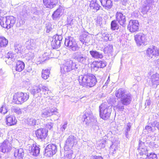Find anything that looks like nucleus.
<instances>
[{
    "label": "nucleus",
    "instance_id": "obj_1",
    "mask_svg": "<svg viewBox=\"0 0 159 159\" xmlns=\"http://www.w3.org/2000/svg\"><path fill=\"white\" fill-rule=\"evenodd\" d=\"M79 81L80 85L84 87H92L95 85L97 80L93 75L87 74L80 76Z\"/></svg>",
    "mask_w": 159,
    "mask_h": 159
},
{
    "label": "nucleus",
    "instance_id": "obj_2",
    "mask_svg": "<svg viewBox=\"0 0 159 159\" xmlns=\"http://www.w3.org/2000/svg\"><path fill=\"white\" fill-rule=\"evenodd\" d=\"M88 56V51H85L84 52H78L73 54L72 58L78 63L83 64L87 63L89 59Z\"/></svg>",
    "mask_w": 159,
    "mask_h": 159
},
{
    "label": "nucleus",
    "instance_id": "obj_3",
    "mask_svg": "<svg viewBox=\"0 0 159 159\" xmlns=\"http://www.w3.org/2000/svg\"><path fill=\"white\" fill-rule=\"evenodd\" d=\"M78 66L76 63L73 62L71 60H69L61 66V72L63 74H66L73 70L76 71Z\"/></svg>",
    "mask_w": 159,
    "mask_h": 159
},
{
    "label": "nucleus",
    "instance_id": "obj_4",
    "mask_svg": "<svg viewBox=\"0 0 159 159\" xmlns=\"http://www.w3.org/2000/svg\"><path fill=\"white\" fill-rule=\"evenodd\" d=\"M112 108L111 105L108 106L105 103L102 104L99 106L100 117L104 120L108 119L110 116Z\"/></svg>",
    "mask_w": 159,
    "mask_h": 159
},
{
    "label": "nucleus",
    "instance_id": "obj_5",
    "mask_svg": "<svg viewBox=\"0 0 159 159\" xmlns=\"http://www.w3.org/2000/svg\"><path fill=\"white\" fill-rule=\"evenodd\" d=\"M29 97V93L18 92L14 94L13 102L17 104H21L26 101Z\"/></svg>",
    "mask_w": 159,
    "mask_h": 159
},
{
    "label": "nucleus",
    "instance_id": "obj_6",
    "mask_svg": "<svg viewBox=\"0 0 159 159\" xmlns=\"http://www.w3.org/2000/svg\"><path fill=\"white\" fill-rule=\"evenodd\" d=\"M65 44L66 46L69 47V49L73 51H77L79 48L75 40L71 37L66 38Z\"/></svg>",
    "mask_w": 159,
    "mask_h": 159
},
{
    "label": "nucleus",
    "instance_id": "obj_7",
    "mask_svg": "<svg viewBox=\"0 0 159 159\" xmlns=\"http://www.w3.org/2000/svg\"><path fill=\"white\" fill-rule=\"evenodd\" d=\"M57 152V146L55 144L51 143L46 147L44 154L45 156L51 157L55 154Z\"/></svg>",
    "mask_w": 159,
    "mask_h": 159
},
{
    "label": "nucleus",
    "instance_id": "obj_8",
    "mask_svg": "<svg viewBox=\"0 0 159 159\" xmlns=\"http://www.w3.org/2000/svg\"><path fill=\"white\" fill-rule=\"evenodd\" d=\"M134 39L138 46H140L142 45H145L147 43L146 37L143 33H138L135 35Z\"/></svg>",
    "mask_w": 159,
    "mask_h": 159
},
{
    "label": "nucleus",
    "instance_id": "obj_9",
    "mask_svg": "<svg viewBox=\"0 0 159 159\" xmlns=\"http://www.w3.org/2000/svg\"><path fill=\"white\" fill-rule=\"evenodd\" d=\"M82 120L85 122L86 125L94 122L95 118L92 112L90 111H86L83 116Z\"/></svg>",
    "mask_w": 159,
    "mask_h": 159
},
{
    "label": "nucleus",
    "instance_id": "obj_10",
    "mask_svg": "<svg viewBox=\"0 0 159 159\" xmlns=\"http://www.w3.org/2000/svg\"><path fill=\"white\" fill-rule=\"evenodd\" d=\"M146 53L149 57L152 58L153 57H156L159 55V49L156 46H152L148 48Z\"/></svg>",
    "mask_w": 159,
    "mask_h": 159
},
{
    "label": "nucleus",
    "instance_id": "obj_11",
    "mask_svg": "<svg viewBox=\"0 0 159 159\" xmlns=\"http://www.w3.org/2000/svg\"><path fill=\"white\" fill-rule=\"evenodd\" d=\"M139 24L137 20H131L127 26V29L131 33L138 31Z\"/></svg>",
    "mask_w": 159,
    "mask_h": 159
},
{
    "label": "nucleus",
    "instance_id": "obj_12",
    "mask_svg": "<svg viewBox=\"0 0 159 159\" xmlns=\"http://www.w3.org/2000/svg\"><path fill=\"white\" fill-rule=\"evenodd\" d=\"M48 130L47 129L43 128L37 129L35 132L36 135L38 139L43 140L45 139L48 135Z\"/></svg>",
    "mask_w": 159,
    "mask_h": 159
},
{
    "label": "nucleus",
    "instance_id": "obj_13",
    "mask_svg": "<svg viewBox=\"0 0 159 159\" xmlns=\"http://www.w3.org/2000/svg\"><path fill=\"white\" fill-rule=\"evenodd\" d=\"M11 145L8 140L4 141L0 147V151L5 153L9 152L11 149Z\"/></svg>",
    "mask_w": 159,
    "mask_h": 159
},
{
    "label": "nucleus",
    "instance_id": "obj_14",
    "mask_svg": "<svg viewBox=\"0 0 159 159\" xmlns=\"http://www.w3.org/2000/svg\"><path fill=\"white\" fill-rule=\"evenodd\" d=\"M77 140L76 137L72 135H70L67 139L66 142V147L69 148H71L74 145L77 143Z\"/></svg>",
    "mask_w": 159,
    "mask_h": 159
},
{
    "label": "nucleus",
    "instance_id": "obj_15",
    "mask_svg": "<svg viewBox=\"0 0 159 159\" xmlns=\"http://www.w3.org/2000/svg\"><path fill=\"white\" fill-rule=\"evenodd\" d=\"M116 16V21H118L120 25L125 27L126 26L125 16L120 12H117Z\"/></svg>",
    "mask_w": 159,
    "mask_h": 159
},
{
    "label": "nucleus",
    "instance_id": "obj_16",
    "mask_svg": "<svg viewBox=\"0 0 159 159\" xmlns=\"http://www.w3.org/2000/svg\"><path fill=\"white\" fill-rule=\"evenodd\" d=\"M43 5L46 8L52 9L57 4L58 0H43Z\"/></svg>",
    "mask_w": 159,
    "mask_h": 159
},
{
    "label": "nucleus",
    "instance_id": "obj_17",
    "mask_svg": "<svg viewBox=\"0 0 159 159\" xmlns=\"http://www.w3.org/2000/svg\"><path fill=\"white\" fill-rule=\"evenodd\" d=\"M132 99L131 95L129 93H127L120 99V101L124 105L127 106L131 102Z\"/></svg>",
    "mask_w": 159,
    "mask_h": 159
},
{
    "label": "nucleus",
    "instance_id": "obj_18",
    "mask_svg": "<svg viewBox=\"0 0 159 159\" xmlns=\"http://www.w3.org/2000/svg\"><path fill=\"white\" fill-rule=\"evenodd\" d=\"M48 90V87L45 86H39V87H36L31 90V93L34 96L38 93L40 94L39 92L42 91L43 92H47Z\"/></svg>",
    "mask_w": 159,
    "mask_h": 159
},
{
    "label": "nucleus",
    "instance_id": "obj_19",
    "mask_svg": "<svg viewBox=\"0 0 159 159\" xmlns=\"http://www.w3.org/2000/svg\"><path fill=\"white\" fill-rule=\"evenodd\" d=\"M64 10L62 7H60L57 9L52 15V17L53 20H56L59 18L63 13Z\"/></svg>",
    "mask_w": 159,
    "mask_h": 159
},
{
    "label": "nucleus",
    "instance_id": "obj_20",
    "mask_svg": "<svg viewBox=\"0 0 159 159\" xmlns=\"http://www.w3.org/2000/svg\"><path fill=\"white\" fill-rule=\"evenodd\" d=\"M24 155V152L22 148L15 149L14 151V156L16 159H22Z\"/></svg>",
    "mask_w": 159,
    "mask_h": 159
},
{
    "label": "nucleus",
    "instance_id": "obj_21",
    "mask_svg": "<svg viewBox=\"0 0 159 159\" xmlns=\"http://www.w3.org/2000/svg\"><path fill=\"white\" fill-rule=\"evenodd\" d=\"M88 33L84 32L80 37V41L84 44L88 43L90 40V36L88 35Z\"/></svg>",
    "mask_w": 159,
    "mask_h": 159
},
{
    "label": "nucleus",
    "instance_id": "obj_22",
    "mask_svg": "<svg viewBox=\"0 0 159 159\" xmlns=\"http://www.w3.org/2000/svg\"><path fill=\"white\" fill-rule=\"evenodd\" d=\"M6 121L7 125L11 126L16 124L17 120L15 117L11 115H8L6 117Z\"/></svg>",
    "mask_w": 159,
    "mask_h": 159
},
{
    "label": "nucleus",
    "instance_id": "obj_23",
    "mask_svg": "<svg viewBox=\"0 0 159 159\" xmlns=\"http://www.w3.org/2000/svg\"><path fill=\"white\" fill-rule=\"evenodd\" d=\"M8 29L12 27L16 22V19L13 16H6Z\"/></svg>",
    "mask_w": 159,
    "mask_h": 159
},
{
    "label": "nucleus",
    "instance_id": "obj_24",
    "mask_svg": "<svg viewBox=\"0 0 159 159\" xmlns=\"http://www.w3.org/2000/svg\"><path fill=\"white\" fill-rule=\"evenodd\" d=\"M100 2L102 6L106 9L108 10L112 6V2L111 0H100Z\"/></svg>",
    "mask_w": 159,
    "mask_h": 159
},
{
    "label": "nucleus",
    "instance_id": "obj_25",
    "mask_svg": "<svg viewBox=\"0 0 159 159\" xmlns=\"http://www.w3.org/2000/svg\"><path fill=\"white\" fill-rule=\"evenodd\" d=\"M91 9L93 10L94 12H96L100 9L101 7L97 2V0H92L89 4Z\"/></svg>",
    "mask_w": 159,
    "mask_h": 159
},
{
    "label": "nucleus",
    "instance_id": "obj_26",
    "mask_svg": "<svg viewBox=\"0 0 159 159\" xmlns=\"http://www.w3.org/2000/svg\"><path fill=\"white\" fill-rule=\"evenodd\" d=\"M127 93L125 89L120 88L116 91L115 94L117 99H120Z\"/></svg>",
    "mask_w": 159,
    "mask_h": 159
},
{
    "label": "nucleus",
    "instance_id": "obj_27",
    "mask_svg": "<svg viewBox=\"0 0 159 159\" xmlns=\"http://www.w3.org/2000/svg\"><path fill=\"white\" fill-rule=\"evenodd\" d=\"M89 53L91 56L95 59L102 58L103 56L102 54L96 50H91L89 51Z\"/></svg>",
    "mask_w": 159,
    "mask_h": 159
},
{
    "label": "nucleus",
    "instance_id": "obj_28",
    "mask_svg": "<svg viewBox=\"0 0 159 159\" xmlns=\"http://www.w3.org/2000/svg\"><path fill=\"white\" fill-rule=\"evenodd\" d=\"M94 65V68L97 70L98 68H103L107 65L106 62L104 61H96L93 63Z\"/></svg>",
    "mask_w": 159,
    "mask_h": 159
},
{
    "label": "nucleus",
    "instance_id": "obj_29",
    "mask_svg": "<svg viewBox=\"0 0 159 159\" xmlns=\"http://www.w3.org/2000/svg\"><path fill=\"white\" fill-rule=\"evenodd\" d=\"M151 81L153 85L156 87L159 84V75L158 74H153L151 76Z\"/></svg>",
    "mask_w": 159,
    "mask_h": 159
},
{
    "label": "nucleus",
    "instance_id": "obj_30",
    "mask_svg": "<svg viewBox=\"0 0 159 159\" xmlns=\"http://www.w3.org/2000/svg\"><path fill=\"white\" fill-rule=\"evenodd\" d=\"M25 66L24 62L21 61H18L17 62L15 67V70L18 72H21L24 69Z\"/></svg>",
    "mask_w": 159,
    "mask_h": 159
},
{
    "label": "nucleus",
    "instance_id": "obj_31",
    "mask_svg": "<svg viewBox=\"0 0 159 159\" xmlns=\"http://www.w3.org/2000/svg\"><path fill=\"white\" fill-rule=\"evenodd\" d=\"M145 148L144 146V142L142 141L139 140V149L141 150V153L143 154H147V149Z\"/></svg>",
    "mask_w": 159,
    "mask_h": 159
},
{
    "label": "nucleus",
    "instance_id": "obj_32",
    "mask_svg": "<svg viewBox=\"0 0 159 159\" xmlns=\"http://www.w3.org/2000/svg\"><path fill=\"white\" fill-rule=\"evenodd\" d=\"M40 152V148L39 147L35 145H34L32 147L31 149V153L33 155L37 156H38Z\"/></svg>",
    "mask_w": 159,
    "mask_h": 159
},
{
    "label": "nucleus",
    "instance_id": "obj_33",
    "mask_svg": "<svg viewBox=\"0 0 159 159\" xmlns=\"http://www.w3.org/2000/svg\"><path fill=\"white\" fill-rule=\"evenodd\" d=\"M7 19L6 17H0V24L2 27L8 29V25L7 24Z\"/></svg>",
    "mask_w": 159,
    "mask_h": 159
},
{
    "label": "nucleus",
    "instance_id": "obj_34",
    "mask_svg": "<svg viewBox=\"0 0 159 159\" xmlns=\"http://www.w3.org/2000/svg\"><path fill=\"white\" fill-rule=\"evenodd\" d=\"M49 109V107H48L41 110V115L42 117H46L51 116V113L50 112Z\"/></svg>",
    "mask_w": 159,
    "mask_h": 159
},
{
    "label": "nucleus",
    "instance_id": "obj_35",
    "mask_svg": "<svg viewBox=\"0 0 159 159\" xmlns=\"http://www.w3.org/2000/svg\"><path fill=\"white\" fill-rule=\"evenodd\" d=\"M61 42L57 39H52L51 45L54 49H57L60 46Z\"/></svg>",
    "mask_w": 159,
    "mask_h": 159
},
{
    "label": "nucleus",
    "instance_id": "obj_36",
    "mask_svg": "<svg viewBox=\"0 0 159 159\" xmlns=\"http://www.w3.org/2000/svg\"><path fill=\"white\" fill-rule=\"evenodd\" d=\"M26 45V47L28 49H31L35 48L36 47L35 43L33 40H30V41H28L25 43Z\"/></svg>",
    "mask_w": 159,
    "mask_h": 159
},
{
    "label": "nucleus",
    "instance_id": "obj_37",
    "mask_svg": "<svg viewBox=\"0 0 159 159\" xmlns=\"http://www.w3.org/2000/svg\"><path fill=\"white\" fill-rule=\"evenodd\" d=\"M124 104L120 101H119L117 104L114 107L115 110H116L118 111H123L124 109Z\"/></svg>",
    "mask_w": 159,
    "mask_h": 159
},
{
    "label": "nucleus",
    "instance_id": "obj_38",
    "mask_svg": "<svg viewBox=\"0 0 159 159\" xmlns=\"http://www.w3.org/2000/svg\"><path fill=\"white\" fill-rule=\"evenodd\" d=\"M8 43V40L3 37H0V47H6Z\"/></svg>",
    "mask_w": 159,
    "mask_h": 159
},
{
    "label": "nucleus",
    "instance_id": "obj_39",
    "mask_svg": "<svg viewBox=\"0 0 159 159\" xmlns=\"http://www.w3.org/2000/svg\"><path fill=\"white\" fill-rule=\"evenodd\" d=\"M154 0H145L143 3L142 6H147L152 8L154 5Z\"/></svg>",
    "mask_w": 159,
    "mask_h": 159
},
{
    "label": "nucleus",
    "instance_id": "obj_40",
    "mask_svg": "<svg viewBox=\"0 0 159 159\" xmlns=\"http://www.w3.org/2000/svg\"><path fill=\"white\" fill-rule=\"evenodd\" d=\"M37 120L34 118H30L28 119V124L30 126H34L38 125V122H37Z\"/></svg>",
    "mask_w": 159,
    "mask_h": 159
},
{
    "label": "nucleus",
    "instance_id": "obj_41",
    "mask_svg": "<svg viewBox=\"0 0 159 159\" xmlns=\"http://www.w3.org/2000/svg\"><path fill=\"white\" fill-rule=\"evenodd\" d=\"M11 110L12 112L18 115L21 114L22 112V109L19 107L13 106L11 107Z\"/></svg>",
    "mask_w": 159,
    "mask_h": 159
},
{
    "label": "nucleus",
    "instance_id": "obj_42",
    "mask_svg": "<svg viewBox=\"0 0 159 159\" xmlns=\"http://www.w3.org/2000/svg\"><path fill=\"white\" fill-rule=\"evenodd\" d=\"M42 74V77L45 80L47 79L49 77L50 70L48 69L43 70Z\"/></svg>",
    "mask_w": 159,
    "mask_h": 159
},
{
    "label": "nucleus",
    "instance_id": "obj_43",
    "mask_svg": "<svg viewBox=\"0 0 159 159\" xmlns=\"http://www.w3.org/2000/svg\"><path fill=\"white\" fill-rule=\"evenodd\" d=\"M111 29L112 30H118L119 28V25L116 20H112L111 24Z\"/></svg>",
    "mask_w": 159,
    "mask_h": 159
},
{
    "label": "nucleus",
    "instance_id": "obj_44",
    "mask_svg": "<svg viewBox=\"0 0 159 159\" xmlns=\"http://www.w3.org/2000/svg\"><path fill=\"white\" fill-rule=\"evenodd\" d=\"M113 47L112 45H109L104 49V52L105 53H110L112 51Z\"/></svg>",
    "mask_w": 159,
    "mask_h": 159
},
{
    "label": "nucleus",
    "instance_id": "obj_45",
    "mask_svg": "<svg viewBox=\"0 0 159 159\" xmlns=\"http://www.w3.org/2000/svg\"><path fill=\"white\" fill-rule=\"evenodd\" d=\"M65 157L69 159L74 158L75 157V155L73 154L72 151H70L67 152L65 154Z\"/></svg>",
    "mask_w": 159,
    "mask_h": 159
},
{
    "label": "nucleus",
    "instance_id": "obj_46",
    "mask_svg": "<svg viewBox=\"0 0 159 159\" xmlns=\"http://www.w3.org/2000/svg\"><path fill=\"white\" fill-rule=\"evenodd\" d=\"M6 57L7 58V60H6V62L10 60L13 61L15 59L14 54L11 52H8L7 55Z\"/></svg>",
    "mask_w": 159,
    "mask_h": 159
},
{
    "label": "nucleus",
    "instance_id": "obj_47",
    "mask_svg": "<svg viewBox=\"0 0 159 159\" xmlns=\"http://www.w3.org/2000/svg\"><path fill=\"white\" fill-rule=\"evenodd\" d=\"M102 38H104V40L106 41H111L112 39L111 35L106 33L102 34Z\"/></svg>",
    "mask_w": 159,
    "mask_h": 159
},
{
    "label": "nucleus",
    "instance_id": "obj_48",
    "mask_svg": "<svg viewBox=\"0 0 159 159\" xmlns=\"http://www.w3.org/2000/svg\"><path fill=\"white\" fill-rule=\"evenodd\" d=\"M15 51L17 53H20L21 51L22 47L20 44H15Z\"/></svg>",
    "mask_w": 159,
    "mask_h": 159
},
{
    "label": "nucleus",
    "instance_id": "obj_49",
    "mask_svg": "<svg viewBox=\"0 0 159 159\" xmlns=\"http://www.w3.org/2000/svg\"><path fill=\"white\" fill-rule=\"evenodd\" d=\"M151 8L147 6H142L141 8V12L143 14L146 13Z\"/></svg>",
    "mask_w": 159,
    "mask_h": 159
},
{
    "label": "nucleus",
    "instance_id": "obj_50",
    "mask_svg": "<svg viewBox=\"0 0 159 159\" xmlns=\"http://www.w3.org/2000/svg\"><path fill=\"white\" fill-rule=\"evenodd\" d=\"M34 57V54L32 52H29L26 54L25 57L28 60L33 59Z\"/></svg>",
    "mask_w": 159,
    "mask_h": 159
},
{
    "label": "nucleus",
    "instance_id": "obj_51",
    "mask_svg": "<svg viewBox=\"0 0 159 159\" xmlns=\"http://www.w3.org/2000/svg\"><path fill=\"white\" fill-rule=\"evenodd\" d=\"M7 112V108L6 106L2 105L0 109V112L4 114H6Z\"/></svg>",
    "mask_w": 159,
    "mask_h": 159
},
{
    "label": "nucleus",
    "instance_id": "obj_52",
    "mask_svg": "<svg viewBox=\"0 0 159 159\" xmlns=\"http://www.w3.org/2000/svg\"><path fill=\"white\" fill-rule=\"evenodd\" d=\"M48 90L47 91L43 92L42 91H41V93H40V94H38V96H40L41 95H43L44 98H47L49 96V95H48Z\"/></svg>",
    "mask_w": 159,
    "mask_h": 159
},
{
    "label": "nucleus",
    "instance_id": "obj_53",
    "mask_svg": "<svg viewBox=\"0 0 159 159\" xmlns=\"http://www.w3.org/2000/svg\"><path fill=\"white\" fill-rule=\"evenodd\" d=\"M49 110L50 112L51 113V115H53V113L56 114V113H57V109L55 107L50 108L49 107Z\"/></svg>",
    "mask_w": 159,
    "mask_h": 159
},
{
    "label": "nucleus",
    "instance_id": "obj_54",
    "mask_svg": "<svg viewBox=\"0 0 159 159\" xmlns=\"http://www.w3.org/2000/svg\"><path fill=\"white\" fill-rule=\"evenodd\" d=\"M151 125L152 127H156L157 129L159 128V122L157 120H155L152 122Z\"/></svg>",
    "mask_w": 159,
    "mask_h": 159
},
{
    "label": "nucleus",
    "instance_id": "obj_55",
    "mask_svg": "<svg viewBox=\"0 0 159 159\" xmlns=\"http://www.w3.org/2000/svg\"><path fill=\"white\" fill-rule=\"evenodd\" d=\"M148 159H157V155L155 153H150L147 157Z\"/></svg>",
    "mask_w": 159,
    "mask_h": 159
},
{
    "label": "nucleus",
    "instance_id": "obj_56",
    "mask_svg": "<svg viewBox=\"0 0 159 159\" xmlns=\"http://www.w3.org/2000/svg\"><path fill=\"white\" fill-rule=\"evenodd\" d=\"M52 39L57 40L61 42L62 39V37L61 35H57L56 36H53Z\"/></svg>",
    "mask_w": 159,
    "mask_h": 159
},
{
    "label": "nucleus",
    "instance_id": "obj_57",
    "mask_svg": "<svg viewBox=\"0 0 159 159\" xmlns=\"http://www.w3.org/2000/svg\"><path fill=\"white\" fill-rule=\"evenodd\" d=\"M67 122L65 121L64 122V124L62 125L61 127V129L62 131H63L66 129L67 126Z\"/></svg>",
    "mask_w": 159,
    "mask_h": 159
},
{
    "label": "nucleus",
    "instance_id": "obj_58",
    "mask_svg": "<svg viewBox=\"0 0 159 159\" xmlns=\"http://www.w3.org/2000/svg\"><path fill=\"white\" fill-rule=\"evenodd\" d=\"M53 126V123L50 122V123H48V124H46V127L47 128L49 129H51L52 128Z\"/></svg>",
    "mask_w": 159,
    "mask_h": 159
},
{
    "label": "nucleus",
    "instance_id": "obj_59",
    "mask_svg": "<svg viewBox=\"0 0 159 159\" xmlns=\"http://www.w3.org/2000/svg\"><path fill=\"white\" fill-rule=\"evenodd\" d=\"M102 20V18L101 17L99 16L97 17L96 21V23L97 24V25H100V24H101Z\"/></svg>",
    "mask_w": 159,
    "mask_h": 159
},
{
    "label": "nucleus",
    "instance_id": "obj_60",
    "mask_svg": "<svg viewBox=\"0 0 159 159\" xmlns=\"http://www.w3.org/2000/svg\"><path fill=\"white\" fill-rule=\"evenodd\" d=\"M131 126L130 125V123H129L127 124V125L125 127V130L127 131H128L129 132L130 130Z\"/></svg>",
    "mask_w": 159,
    "mask_h": 159
},
{
    "label": "nucleus",
    "instance_id": "obj_61",
    "mask_svg": "<svg viewBox=\"0 0 159 159\" xmlns=\"http://www.w3.org/2000/svg\"><path fill=\"white\" fill-rule=\"evenodd\" d=\"M47 25H51L50 23H48ZM47 31L46 32L47 33H49V31H50L52 29V28L50 27V25H48V26L46 27Z\"/></svg>",
    "mask_w": 159,
    "mask_h": 159
},
{
    "label": "nucleus",
    "instance_id": "obj_62",
    "mask_svg": "<svg viewBox=\"0 0 159 159\" xmlns=\"http://www.w3.org/2000/svg\"><path fill=\"white\" fill-rule=\"evenodd\" d=\"M145 129L148 132L152 131V128L150 126L147 125L145 127Z\"/></svg>",
    "mask_w": 159,
    "mask_h": 159
},
{
    "label": "nucleus",
    "instance_id": "obj_63",
    "mask_svg": "<svg viewBox=\"0 0 159 159\" xmlns=\"http://www.w3.org/2000/svg\"><path fill=\"white\" fill-rule=\"evenodd\" d=\"M124 133L126 138H128L129 137V134L128 131H127L125 130V131H124Z\"/></svg>",
    "mask_w": 159,
    "mask_h": 159
},
{
    "label": "nucleus",
    "instance_id": "obj_64",
    "mask_svg": "<svg viewBox=\"0 0 159 159\" xmlns=\"http://www.w3.org/2000/svg\"><path fill=\"white\" fill-rule=\"evenodd\" d=\"M94 159H103V158L101 157L98 156H94Z\"/></svg>",
    "mask_w": 159,
    "mask_h": 159
}]
</instances>
